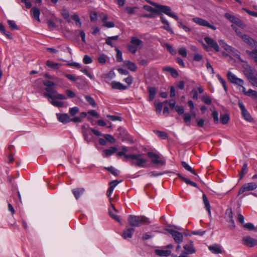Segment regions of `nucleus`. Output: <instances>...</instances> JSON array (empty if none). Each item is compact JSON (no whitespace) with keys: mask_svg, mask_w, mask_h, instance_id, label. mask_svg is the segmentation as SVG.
Returning <instances> with one entry per match:
<instances>
[{"mask_svg":"<svg viewBox=\"0 0 257 257\" xmlns=\"http://www.w3.org/2000/svg\"><path fill=\"white\" fill-rule=\"evenodd\" d=\"M257 188V184L254 182H250L244 184L239 190L238 195H240L245 191H252Z\"/></svg>","mask_w":257,"mask_h":257,"instance_id":"10","label":"nucleus"},{"mask_svg":"<svg viewBox=\"0 0 257 257\" xmlns=\"http://www.w3.org/2000/svg\"><path fill=\"white\" fill-rule=\"evenodd\" d=\"M103 137L104 138H99L98 140V142L100 145L102 146H105L107 144V143H112V136L108 134H104L103 135Z\"/></svg>","mask_w":257,"mask_h":257,"instance_id":"16","label":"nucleus"},{"mask_svg":"<svg viewBox=\"0 0 257 257\" xmlns=\"http://www.w3.org/2000/svg\"><path fill=\"white\" fill-rule=\"evenodd\" d=\"M156 134L159 137L162 139H165L168 137L167 134L164 132L157 131Z\"/></svg>","mask_w":257,"mask_h":257,"instance_id":"62","label":"nucleus"},{"mask_svg":"<svg viewBox=\"0 0 257 257\" xmlns=\"http://www.w3.org/2000/svg\"><path fill=\"white\" fill-rule=\"evenodd\" d=\"M128 222L129 225L133 227H139L143 224L149 223L148 218L146 217L134 215H129Z\"/></svg>","mask_w":257,"mask_h":257,"instance_id":"2","label":"nucleus"},{"mask_svg":"<svg viewBox=\"0 0 257 257\" xmlns=\"http://www.w3.org/2000/svg\"><path fill=\"white\" fill-rule=\"evenodd\" d=\"M102 79L106 83L110 84L112 87V71L110 70L108 73L103 74Z\"/></svg>","mask_w":257,"mask_h":257,"instance_id":"17","label":"nucleus"},{"mask_svg":"<svg viewBox=\"0 0 257 257\" xmlns=\"http://www.w3.org/2000/svg\"><path fill=\"white\" fill-rule=\"evenodd\" d=\"M112 155V147L108 149H105L103 151L102 155L104 157H110Z\"/></svg>","mask_w":257,"mask_h":257,"instance_id":"41","label":"nucleus"},{"mask_svg":"<svg viewBox=\"0 0 257 257\" xmlns=\"http://www.w3.org/2000/svg\"><path fill=\"white\" fill-rule=\"evenodd\" d=\"M203 202L206 210L208 211L209 214L211 213L210 211V206L209 202L208 200L207 197L205 194H203L202 195Z\"/></svg>","mask_w":257,"mask_h":257,"instance_id":"36","label":"nucleus"},{"mask_svg":"<svg viewBox=\"0 0 257 257\" xmlns=\"http://www.w3.org/2000/svg\"><path fill=\"white\" fill-rule=\"evenodd\" d=\"M128 151L127 148L125 147H122L120 151H117L116 148L113 147V153H116L118 157L124 156L125 159H131L132 165L137 166L140 167H145V163L147 160L142 158V154H138L135 155H127L126 153Z\"/></svg>","mask_w":257,"mask_h":257,"instance_id":"1","label":"nucleus"},{"mask_svg":"<svg viewBox=\"0 0 257 257\" xmlns=\"http://www.w3.org/2000/svg\"><path fill=\"white\" fill-rule=\"evenodd\" d=\"M98 62L104 65L107 62H110V58L104 54H100L97 58Z\"/></svg>","mask_w":257,"mask_h":257,"instance_id":"24","label":"nucleus"},{"mask_svg":"<svg viewBox=\"0 0 257 257\" xmlns=\"http://www.w3.org/2000/svg\"><path fill=\"white\" fill-rule=\"evenodd\" d=\"M242 243L245 246L251 247L257 244V239L247 235L242 238Z\"/></svg>","mask_w":257,"mask_h":257,"instance_id":"11","label":"nucleus"},{"mask_svg":"<svg viewBox=\"0 0 257 257\" xmlns=\"http://www.w3.org/2000/svg\"><path fill=\"white\" fill-rule=\"evenodd\" d=\"M191 119V114L188 113L184 114V121L187 124L190 125Z\"/></svg>","mask_w":257,"mask_h":257,"instance_id":"47","label":"nucleus"},{"mask_svg":"<svg viewBox=\"0 0 257 257\" xmlns=\"http://www.w3.org/2000/svg\"><path fill=\"white\" fill-rule=\"evenodd\" d=\"M137 9V8L135 7H127L125 8V11L129 15H132L135 13L136 10Z\"/></svg>","mask_w":257,"mask_h":257,"instance_id":"50","label":"nucleus"},{"mask_svg":"<svg viewBox=\"0 0 257 257\" xmlns=\"http://www.w3.org/2000/svg\"><path fill=\"white\" fill-rule=\"evenodd\" d=\"M177 21L178 26L179 28L182 29L186 32H191L192 31V29L185 25L182 21L178 19Z\"/></svg>","mask_w":257,"mask_h":257,"instance_id":"30","label":"nucleus"},{"mask_svg":"<svg viewBox=\"0 0 257 257\" xmlns=\"http://www.w3.org/2000/svg\"><path fill=\"white\" fill-rule=\"evenodd\" d=\"M177 175L182 180L184 181L187 184L190 185H191L193 187H197V184L196 183L191 181L189 179H187V178L183 177L180 174H178Z\"/></svg>","mask_w":257,"mask_h":257,"instance_id":"33","label":"nucleus"},{"mask_svg":"<svg viewBox=\"0 0 257 257\" xmlns=\"http://www.w3.org/2000/svg\"><path fill=\"white\" fill-rule=\"evenodd\" d=\"M224 17L231 23H233L239 27L241 26V21L237 18L235 17L234 16L229 13H225L224 14Z\"/></svg>","mask_w":257,"mask_h":257,"instance_id":"14","label":"nucleus"},{"mask_svg":"<svg viewBox=\"0 0 257 257\" xmlns=\"http://www.w3.org/2000/svg\"><path fill=\"white\" fill-rule=\"evenodd\" d=\"M161 21L162 23L165 24V25L164 26H162V28L167 31L170 34H173L174 32L170 27L169 23L168 22V21L162 16L161 17Z\"/></svg>","mask_w":257,"mask_h":257,"instance_id":"21","label":"nucleus"},{"mask_svg":"<svg viewBox=\"0 0 257 257\" xmlns=\"http://www.w3.org/2000/svg\"><path fill=\"white\" fill-rule=\"evenodd\" d=\"M45 90L46 91V93H50L52 95L56 94L57 93V91L53 87H46Z\"/></svg>","mask_w":257,"mask_h":257,"instance_id":"59","label":"nucleus"},{"mask_svg":"<svg viewBox=\"0 0 257 257\" xmlns=\"http://www.w3.org/2000/svg\"><path fill=\"white\" fill-rule=\"evenodd\" d=\"M206 68L209 73L212 74H214V69L208 61L206 63Z\"/></svg>","mask_w":257,"mask_h":257,"instance_id":"61","label":"nucleus"},{"mask_svg":"<svg viewBox=\"0 0 257 257\" xmlns=\"http://www.w3.org/2000/svg\"><path fill=\"white\" fill-rule=\"evenodd\" d=\"M124 64L131 71L133 72L136 71L137 66L134 63L129 61H126L124 62Z\"/></svg>","mask_w":257,"mask_h":257,"instance_id":"32","label":"nucleus"},{"mask_svg":"<svg viewBox=\"0 0 257 257\" xmlns=\"http://www.w3.org/2000/svg\"><path fill=\"white\" fill-rule=\"evenodd\" d=\"M82 134L85 141H86L87 143H90L92 140V137L90 136L88 130L83 131Z\"/></svg>","mask_w":257,"mask_h":257,"instance_id":"37","label":"nucleus"},{"mask_svg":"<svg viewBox=\"0 0 257 257\" xmlns=\"http://www.w3.org/2000/svg\"><path fill=\"white\" fill-rule=\"evenodd\" d=\"M178 53L180 55L184 57H186L187 55V50L184 47L180 48L178 50Z\"/></svg>","mask_w":257,"mask_h":257,"instance_id":"58","label":"nucleus"},{"mask_svg":"<svg viewBox=\"0 0 257 257\" xmlns=\"http://www.w3.org/2000/svg\"><path fill=\"white\" fill-rule=\"evenodd\" d=\"M163 70L164 71H167V72H169V73H170L171 75L174 78H176L178 76V72L177 71V70L172 67H167L164 68L163 69Z\"/></svg>","mask_w":257,"mask_h":257,"instance_id":"34","label":"nucleus"},{"mask_svg":"<svg viewBox=\"0 0 257 257\" xmlns=\"http://www.w3.org/2000/svg\"><path fill=\"white\" fill-rule=\"evenodd\" d=\"M214 122L215 123H217L218 122L219 118H218V113L217 111L214 110L212 112V114Z\"/></svg>","mask_w":257,"mask_h":257,"instance_id":"60","label":"nucleus"},{"mask_svg":"<svg viewBox=\"0 0 257 257\" xmlns=\"http://www.w3.org/2000/svg\"><path fill=\"white\" fill-rule=\"evenodd\" d=\"M116 54V60L118 62H122V52L117 48H115V49Z\"/></svg>","mask_w":257,"mask_h":257,"instance_id":"46","label":"nucleus"},{"mask_svg":"<svg viewBox=\"0 0 257 257\" xmlns=\"http://www.w3.org/2000/svg\"><path fill=\"white\" fill-rule=\"evenodd\" d=\"M134 232L135 229L133 228H127L123 231L122 236L125 239L131 238L132 237Z\"/></svg>","mask_w":257,"mask_h":257,"instance_id":"23","label":"nucleus"},{"mask_svg":"<svg viewBox=\"0 0 257 257\" xmlns=\"http://www.w3.org/2000/svg\"><path fill=\"white\" fill-rule=\"evenodd\" d=\"M72 191L76 199L78 200L80 196L84 193L85 189L84 188H76L73 189Z\"/></svg>","mask_w":257,"mask_h":257,"instance_id":"22","label":"nucleus"},{"mask_svg":"<svg viewBox=\"0 0 257 257\" xmlns=\"http://www.w3.org/2000/svg\"><path fill=\"white\" fill-rule=\"evenodd\" d=\"M32 15L33 17V18L35 19H36L38 22H40V20L39 18V16L40 15V10L36 7H34L32 9L31 11Z\"/></svg>","mask_w":257,"mask_h":257,"instance_id":"26","label":"nucleus"},{"mask_svg":"<svg viewBox=\"0 0 257 257\" xmlns=\"http://www.w3.org/2000/svg\"><path fill=\"white\" fill-rule=\"evenodd\" d=\"M216 76L218 78L219 81L220 82V83L222 84V85L224 89V90L225 91H226L227 88V86L226 85L225 81L221 77V76L219 74H217L216 75Z\"/></svg>","mask_w":257,"mask_h":257,"instance_id":"53","label":"nucleus"},{"mask_svg":"<svg viewBox=\"0 0 257 257\" xmlns=\"http://www.w3.org/2000/svg\"><path fill=\"white\" fill-rule=\"evenodd\" d=\"M85 98L86 101L89 103L90 105H92L93 107H95L96 105L94 99L91 96L86 95Z\"/></svg>","mask_w":257,"mask_h":257,"instance_id":"42","label":"nucleus"},{"mask_svg":"<svg viewBox=\"0 0 257 257\" xmlns=\"http://www.w3.org/2000/svg\"><path fill=\"white\" fill-rule=\"evenodd\" d=\"M109 188L106 192V195L109 198V201L110 206H112V199L111 198V195L112 192V181L109 182Z\"/></svg>","mask_w":257,"mask_h":257,"instance_id":"28","label":"nucleus"},{"mask_svg":"<svg viewBox=\"0 0 257 257\" xmlns=\"http://www.w3.org/2000/svg\"><path fill=\"white\" fill-rule=\"evenodd\" d=\"M56 115L58 120L64 124L71 122L70 117L67 113H57Z\"/></svg>","mask_w":257,"mask_h":257,"instance_id":"15","label":"nucleus"},{"mask_svg":"<svg viewBox=\"0 0 257 257\" xmlns=\"http://www.w3.org/2000/svg\"><path fill=\"white\" fill-rule=\"evenodd\" d=\"M116 135L122 140H125L127 138V132L123 128L121 127L117 129Z\"/></svg>","mask_w":257,"mask_h":257,"instance_id":"18","label":"nucleus"},{"mask_svg":"<svg viewBox=\"0 0 257 257\" xmlns=\"http://www.w3.org/2000/svg\"><path fill=\"white\" fill-rule=\"evenodd\" d=\"M238 105L241 110V114L244 119L248 121H252L253 119L241 101L238 102Z\"/></svg>","mask_w":257,"mask_h":257,"instance_id":"13","label":"nucleus"},{"mask_svg":"<svg viewBox=\"0 0 257 257\" xmlns=\"http://www.w3.org/2000/svg\"><path fill=\"white\" fill-rule=\"evenodd\" d=\"M231 27L232 29L235 31L237 35L241 38V39L246 44L251 46H254L255 48H257V42H256L255 41H254L253 39H252L251 38H250L249 36L245 35L243 34L239 31H238V29L236 28V27L234 25H232Z\"/></svg>","mask_w":257,"mask_h":257,"instance_id":"4","label":"nucleus"},{"mask_svg":"<svg viewBox=\"0 0 257 257\" xmlns=\"http://www.w3.org/2000/svg\"><path fill=\"white\" fill-rule=\"evenodd\" d=\"M201 99L206 104H210L211 103V100L210 97L208 95L203 96Z\"/></svg>","mask_w":257,"mask_h":257,"instance_id":"57","label":"nucleus"},{"mask_svg":"<svg viewBox=\"0 0 257 257\" xmlns=\"http://www.w3.org/2000/svg\"><path fill=\"white\" fill-rule=\"evenodd\" d=\"M184 251L178 257H189L188 254L194 253L196 250L194 247L193 242L190 240L187 243L183 246Z\"/></svg>","mask_w":257,"mask_h":257,"instance_id":"5","label":"nucleus"},{"mask_svg":"<svg viewBox=\"0 0 257 257\" xmlns=\"http://www.w3.org/2000/svg\"><path fill=\"white\" fill-rule=\"evenodd\" d=\"M247 165L246 163H244L242 167L241 171L240 174V179H241L243 176L247 173Z\"/></svg>","mask_w":257,"mask_h":257,"instance_id":"49","label":"nucleus"},{"mask_svg":"<svg viewBox=\"0 0 257 257\" xmlns=\"http://www.w3.org/2000/svg\"><path fill=\"white\" fill-rule=\"evenodd\" d=\"M166 230L172 235L177 243L180 244L183 241V236L181 233L171 229H167Z\"/></svg>","mask_w":257,"mask_h":257,"instance_id":"8","label":"nucleus"},{"mask_svg":"<svg viewBox=\"0 0 257 257\" xmlns=\"http://www.w3.org/2000/svg\"><path fill=\"white\" fill-rule=\"evenodd\" d=\"M229 119V116L227 114H224L221 115L220 121L223 124H225L228 123Z\"/></svg>","mask_w":257,"mask_h":257,"instance_id":"43","label":"nucleus"},{"mask_svg":"<svg viewBox=\"0 0 257 257\" xmlns=\"http://www.w3.org/2000/svg\"><path fill=\"white\" fill-rule=\"evenodd\" d=\"M148 90L149 93V98L152 100L155 96L156 93V88L155 87H149Z\"/></svg>","mask_w":257,"mask_h":257,"instance_id":"38","label":"nucleus"},{"mask_svg":"<svg viewBox=\"0 0 257 257\" xmlns=\"http://www.w3.org/2000/svg\"><path fill=\"white\" fill-rule=\"evenodd\" d=\"M144 9L149 12H151L152 13H155L157 12V9H154L152 8V7L148 6V5H145L144 6Z\"/></svg>","mask_w":257,"mask_h":257,"instance_id":"56","label":"nucleus"},{"mask_svg":"<svg viewBox=\"0 0 257 257\" xmlns=\"http://www.w3.org/2000/svg\"><path fill=\"white\" fill-rule=\"evenodd\" d=\"M8 24L9 25L10 27L12 30H17L18 29L17 25L16 24V23L15 22V21H14L13 20H8Z\"/></svg>","mask_w":257,"mask_h":257,"instance_id":"55","label":"nucleus"},{"mask_svg":"<svg viewBox=\"0 0 257 257\" xmlns=\"http://www.w3.org/2000/svg\"><path fill=\"white\" fill-rule=\"evenodd\" d=\"M148 156L152 159V162L154 164L163 165L165 164V160L163 159H161L160 156L153 152H149Z\"/></svg>","mask_w":257,"mask_h":257,"instance_id":"12","label":"nucleus"},{"mask_svg":"<svg viewBox=\"0 0 257 257\" xmlns=\"http://www.w3.org/2000/svg\"><path fill=\"white\" fill-rule=\"evenodd\" d=\"M182 166L187 171L190 172L196 176L195 179L199 178V176L195 173L194 170L185 162H182Z\"/></svg>","mask_w":257,"mask_h":257,"instance_id":"31","label":"nucleus"},{"mask_svg":"<svg viewBox=\"0 0 257 257\" xmlns=\"http://www.w3.org/2000/svg\"><path fill=\"white\" fill-rule=\"evenodd\" d=\"M71 17L75 21L76 25L80 27L81 26V22L78 15L77 14H74Z\"/></svg>","mask_w":257,"mask_h":257,"instance_id":"44","label":"nucleus"},{"mask_svg":"<svg viewBox=\"0 0 257 257\" xmlns=\"http://www.w3.org/2000/svg\"><path fill=\"white\" fill-rule=\"evenodd\" d=\"M92 59L88 55H85L83 59V62L86 64H90L92 62Z\"/></svg>","mask_w":257,"mask_h":257,"instance_id":"52","label":"nucleus"},{"mask_svg":"<svg viewBox=\"0 0 257 257\" xmlns=\"http://www.w3.org/2000/svg\"><path fill=\"white\" fill-rule=\"evenodd\" d=\"M165 46L167 48L169 52L172 55H175L176 53L175 50L173 48V47L169 44L166 43L165 44Z\"/></svg>","mask_w":257,"mask_h":257,"instance_id":"54","label":"nucleus"},{"mask_svg":"<svg viewBox=\"0 0 257 257\" xmlns=\"http://www.w3.org/2000/svg\"><path fill=\"white\" fill-rule=\"evenodd\" d=\"M192 21L201 26L206 27L213 30H216L217 29L215 26L210 24L207 20L199 17H194L192 19Z\"/></svg>","mask_w":257,"mask_h":257,"instance_id":"7","label":"nucleus"},{"mask_svg":"<svg viewBox=\"0 0 257 257\" xmlns=\"http://www.w3.org/2000/svg\"><path fill=\"white\" fill-rule=\"evenodd\" d=\"M131 42L132 45H133L138 49H140L143 47V41L137 37H133Z\"/></svg>","mask_w":257,"mask_h":257,"instance_id":"20","label":"nucleus"},{"mask_svg":"<svg viewBox=\"0 0 257 257\" xmlns=\"http://www.w3.org/2000/svg\"><path fill=\"white\" fill-rule=\"evenodd\" d=\"M246 95L248 96H252L254 98H257V91L252 89H249L246 93Z\"/></svg>","mask_w":257,"mask_h":257,"instance_id":"51","label":"nucleus"},{"mask_svg":"<svg viewBox=\"0 0 257 257\" xmlns=\"http://www.w3.org/2000/svg\"><path fill=\"white\" fill-rule=\"evenodd\" d=\"M46 65L48 67H49L51 68H53L54 69H58L61 66L60 64H59L58 63H55V62H54L50 61V60H48L46 62Z\"/></svg>","mask_w":257,"mask_h":257,"instance_id":"35","label":"nucleus"},{"mask_svg":"<svg viewBox=\"0 0 257 257\" xmlns=\"http://www.w3.org/2000/svg\"><path fill=\"white\" fill-rule=\"evenodd\" d=\"M50 102L54 106H57L58 107H62L64 105V102L60 101H57L54 100V99H52Z\"/></svg>","mask_w":257,"mask_h":257,"instance_id":"40","label":"nucleus"},{"mask_svg":"<svg viewBox=\"0 0 257 257\" xmlns=\"http://www.w3.org/2000/svg\"><path fill=\"white\" fill-rule=\"evenodd\" d=\"M127 88V86L117 81H113V89L119 90H124Z\"/></svg>","mask_w":257,"mask_h":257,"instance_id":"29","label":"nucleus"},{"mask_svg":"<svg viewBox=\"0 0 257 257\" xmlns=\"http://www.w3.org/2000/svg\"><path fill=\"white\" fill-rule=\"evenodd\" d=\"M155 253L161 256H168L171 254V251L167 249H156Z\"/></svg>","mask_w":257,"mask_h":257,"instance_id":"25","label":"nucleus"},{"mask_svg":"<svg viewBox=\"0 0 257 257\" xmlns=\"http://www.w3.org/2000/svg\"><path fill=\"white\" fill-rule=\"evenodd\" d=\"M79 111V109L78 107L75 106L73 107H71L69 108V113L72 116L75 115L77 113H78Z\"/></svg>","mask_w":257,"mask_h":257,"instance_id":"48","label":"nucleus"},{"mask_svg":"<svg viewBox=\"0 0 257 257\" xmlns=\"http://www.w3.org/2000/svg\"><path fill=\"white\" fill-rule=\"evenodd\" d=\"M123 81L128 84V85H131L133 82V77L128 75L127 78H125L123 79Z\"/></svg>","mask_w":257,"mask_h":257,"instance_id":"64","label":"nucleus"},{"mask_svg":"<svg viewBox=\"0 0 257 257\" xmlns=\"http://www.w3.org/2000/svg\"><path fill=\"white\" fill-rule=\"evenodd\" d=\"M204 41L207 44V46L203 44L204 48L206 50H209V48H211L215 50L216 52H219L220 50L219 46L218 45L217 43L213 39L206 37L204 38Z\"/></svg>","mask_w":257,"mask_h":257,"instance_id":"6","label":"nucleus"},{"mask_svg":"<svg viewBox=\"0 0 257 257\" xmlns=\"http://www.w3.org/2000/svg\"><path fill=\"white\" fill-rule=\"evenodd\" d=\"M226 213H228V222L232 223L233 224V216L232 210L231 209H228L226 210Z\"/></svg>","mask_w":257,"mask_h":257,"instance_id":"45","label":"nucleus"},{"mask_svg":"<svg viewBox=\"0 0 257 257\" xmlns=\"http://www.w3.org/2000/svg\"><path fill=\"white\" fill-rule=\"evenodd\" d=\"M246 52L257 63V50L246 51Z\"/></svg>","mask_w":257,"mask_h":257,"instance_id":"39","label":"nucleus"},{"mask_svg":"<svg viewBox=\"0 0 257 257\" xmlns=\"http://www.w3.org/2000/svg\"><path fill=\"white\" fill-rule=\"evenodd\" d=\"M149 3L155 7L157 9V12L163 13L168 16L174 18L176 20H178V17L174 13L171 12V9L170 7L167 6L156 4L153 2H149Z\"/></svg>","mask_w":257,"mask_h":257,"instance_id":"3","label":"nucleus"},{"mask_svg":"<svg viewBox=\"0 0 257 257\" xmlns=\"http://www.w3.org/2000/svg\"><path fill=\"white\" fill-rule=\"evenodd\" d=\"M227 77L229 81L234 84L239 86H242V85L243 84V81L241 79L237 78L230 71H228L227 72Z\"/></svg>","mask_w":257,"mask_h":257,"instance_id":"9","label":"nucleus"},{"mask_svg":"<svg viewBox=\"0 0 257 257\" xmlns=\"http://www.w3.org/2000/svg\"><path fill=\"white\" fill-rule=\"evenodd\" d=\"M208 249L212 253L215 254H219L222 253L221 249L219 247V246L217 244L210 245L208 247Z\"/></svg>","mask_w":257,"mask_h":257,"instance_id":"27","label":"nucleus"},{"mask_svg":"<svg viewBox=\"0 0 257 257\" xmlns=\"http://www.w3.org/2000/svg\"><path fill=\"white\" fill-rule=\"evenodd\" d=\"M43 96L44 97L50 98L51 99H59L61 100H64L67 98V97L64 95L61 94H57L54 95L50 93H43Z\"/></svg>","mask_w":257,"mask_h":257,"instance_id":"19","label":"nucleus"},{"mask_svg":"<svg viewBox=\"0 0 257 257\" xmlns=\"http://www.w3.org/2000/svg\"><path fill=\"white\" fill-rule=\"evenodd\" d=\"M43 84L46 87H53L56 85L55 83L49 80L44 81Z\"/></svg>","mask_w":257,"mask_h":257,"instance_id":"63","label":"nucleus"}]
</instances>
